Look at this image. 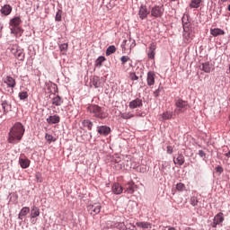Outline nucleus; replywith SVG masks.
<instances>
[{"mask_svg": "<svg viewBox=\"0 0 230 230\" xmlns=\"http://www.w3.org/2000/svg\"><path fill=\"white\" fill-rule=\"evenodd\" d=\"M2 87H4V84H2Z\"/></svg>", "mask_w": 230, "mask_h": 230, "instance_id": "obj_56", "label": "nucleus"}, {"mask_svg": "<svg viewBox=\"0 0 230 230\" xmlns=\"http://www.w3.org/2000/svg\"><path fill=\"white\" fill-rule=\"evenodd\" d=\"M59 49L60 51H67V43L61 44Z\"/></svg>", "mask_w": 230, "mask_h": 230, "instance_id": "obj_42", "label": "nucleus"}, {"mask_svg": "<svg viewBox=\"0 0 230 230\" xmlns=\"http://www.w3.org/2000/svg\"><path fill=\"white\" fill-rule=\"evenodd\" d=\"M128 60H130V58L128 56H122L120 58V62L122 66H125V64H127V62H128Z\"/></svg>", "mask_w": 230, "mask_h": 230, "instance_id": "obj_39", "label": "nucleus"}, {"mask_svg": "<svg viewBox=\"0 0 230 230\" xmlns=\"http://www.w3.org/2000/svg\"><path fill=\"white\" fill-rule=\"evenodd\" d=\"M120 118H122V119H130L131 118H134V114L131 112L121 113Z\"/></svg>", "mask_w": 230, "mask_h": 230, "instance_id": "obj_33", "label": "nucleus"}, {"mask_svg": "<svg viewBox=\"0 0 230 230\" xmlns=\"http://www.w3.org/2000/svg\"><path fill=\"white\" fill-rule=\"evenodd\" d=\"M185 230H195V229H193L191 227H186Z\"/></svg>", "mask_w": 230, "mask_h": 230, "instance_id": "obj_50", "label": "nucleus"}, {"mask_svg": "<svg viewBox=\"0 0 230 230\" xmlns=\"http://www.w3.org/2000/svg\"><path fill=\"white\" fill-rule=\"evenodd\" d=\"M28 213H30V208L28 207H23L19 215H18V218L19 220H22L23 217H26V215H28Z\"/></svg>", "mask_w": 230, "mask_h": 230, "instance_id": "obj_24", "label": "nucleus"}, {"mask_svg": "<svg viewBox=\"0 0 230 230\" xmlns=\"http://www.w3.org/2000/svg\"><path fill=\"white\" fill-rule=\"evenodd\" d=\"M92 85L95 87V89H98L99 87H102V83L100 82L99 76H93L92 79Z\"/></svg>", "mask_w": 230, "mask_h": 230, "instance_id": "obj_27", "label": "nucleus"}, {"mask_svg": "<svg viewBox=\"0 0 230 230\" xmlns=\"http://www.w3.org/2000/svg\"><path fill=\"white\" fill-rule=\"evenodd\" d=\"M190 205L195 207L199 204V199L195 196L191 197L190 199Z\"/></svg>", "mask_w": 230, "mask_h": 230, "instance_id": "obj_38", "label": "nucleus"}, {"mask_svg": "<svg viewBox=\"0 0 230 230\" xmlns=\"http://www.w3.org/2000/svg\"><path fill=\"white\" fill-rule=\"evenodd\" d=\"M87 211L93 217L98 215L102 211V204L101 203H93L87 206Z\"/></svg>", "mask_w": 230, "mask_h": 230, "instance_id": "obj_6", "label": "nucleus"}, {"mask_svg": "<svg viewBox=\"0 0 230 230\" xmlns=\"http://www.w3.org/2000/svg\"><path fill=\"white\" fill-rule=\"evenodd\" d=\"M175 106L177 107L179 113L184 112L185 111H188V109H190V104L188 103V102L182 99H176Z\"/></svg>", "mask_w": 230, "mask_h": 230, "instance_id": "obj_4", "label": "nucleus"}, {"mask_svg": "<svg viewBox=\"0 0 230 230\" xmlns=\"http://www.w3.org/2000/svg\"><path fill=\"white\" fill-rule=\"evenodd\" d=\"M150 13V11H148V9L146 8V5H141L139 12H138V15L140 17V19H146V17H148V14Z\"/></svg>", "mask_w": 230, "mask_h": 230, "instance_id": "obj_13", "label": "nucleus"}, {"mask_svg": "<svg viewBox=\"0 0 230 230\" xmlns=\"http://www.w3.org/2000/svg\"><path fill=\"white\" fill-rule=\"evenodd\" d=\"M115 168L116 170H122V168H125V165L123 164V162L116 160Z\"/></svg>", "mask_w": 230, "mask_h": 230, "instance_id": "obj_35", "label": "nucleus"}, {"mask_svg": "<svg viewBox=\"0 0 230 230\" xmlns=\"http://www.w3.org/2000/svg\"><path fill=\"white\" fill-rule=\"evenodd\" d=\"M176 190L177 191H184V190H186V185L182 182H179L176 184Z\"/></svg>", "mask_w": 230, "mask_h": 230, "instance_id": "obj_36", "label": "nucleus"}, {"mask_svg": "<svg viewBox=\"0 0 230 230\" xmlns=\"http://www.w3.org/2000/svg\"><path fill=\"white\" fill-rule=\"evenodd\" d=\"M172 112L165 111L163 114L160 115V121H166L167 119H172Z\"/></svg>", "mask_w": 230, "mask_h": 230, "instance_id": "obj_25", "label": "nucleus"}, {"mask_svg": "<svg viewBox=\"0 0 230 230\" xmlns=\"http://www.w3.org/2000/svg\"><path fill=\"white\" fill-rule=\"evenodd\" d=\"M169 1H171V3H173V2H175V1H177V0H169Z\"/></svg>", "mask_w": 230, "mask_h": 230, "instance_id": "obj_52", "label": "nucleus"}, {"mask_svg": "<svg viewBox=\"0 0 230 230\" xmlns=\"http://www.w3.org/2000/svg\"><path fill=\"white\" fill-rule=\"evenodd\" d=\"M82 125L83 127L88 128V130H93V121H91L90 119H84L82 121Z\"/></svg>", "mask_w": 230, "mask_h": 230, "instance_id": "obj_28", "label": "nucleus"}, {"mask_svg": "<svg viewBox=\"0 0 230 230\" xmlns=\"http://www.w3.org/2000/svg\"><path fill=\"white\" fill-rule=\"evenodd\" d=\"M128 107L129 109H137L139 107H143V100L137 98L129 102Z\"/></svg>", "mask_w": 230, "mask_h": 230, "instance_id": "obj_12", "label": "nucleus"}, {"mask_svg": "<svg viewBox=\"0 0 230 230\" xmlns=\"http://www.w3.org/2000/svg\"><path fill=\"white\" fill-rule=\"evenodd\" d=\"M147 85L149 87H152V85H155V73L154 72H148L147 77H146Z\"/></svg>", "mask_w": 230, "mask_h": 230, "instance_id": "obj_14", "label": "nucleus"}, {"mask_svg": "<svg viewBox=\"0 0 230 230\" xmlns=\"http://www.w3.org/2000/svg\"><path fill=\"white\" fill-rule=\"evenodd\" d=\"M199 157H206V153L203 150L199 151Z\"/></svg>", "mask_w": 230, "mask_h": 230, "instance_id": "obj_48", "label": "nucleus"}, {"mask_svg": "<svg viewBox=\"0 0 230 230\" xmlns=\"http://www.w3.org/2000/svg\"><path fill=\"white\" fill-rule=\"evenodd\" d=\"M216 172L217 173H222L224 172V168H222V166L218 165L217 167H216Z\"/></svg>", "mask_w": 230, "mask_h": 230, "instance_id": "obj_46", "label": "nucleus"}, {"mask_svg": "<svg viewBox=\"0 0 230 230\" xmlns=\"http://www.w3.org/2000/svg\"><path fill=\"white\" fill-rule=\"evenodd\" d=\"M224 222V213L219 212L214 217V220L212 223V227H217V226H220Z\"/></svg>", "mask_w": 230, "mask_h": 230, "instance_id": "obj_9", "label": "nucleus"}, {"mask_svg": "<svg viewBox=\"0 0 230 230\" xmlns=\"http://www.w3.org/2000/svg\"><path fill=\"white\" fill-rule=\"evenodd\" d=\"M113 53H116V46L111 45L106 49V56L110 57V55H112Z\"/></svg>", "mask_w": 230, "mask_h": 230, "instance_id": "obj_31", "label": "nucleus"}, {"mask_svg": "<svg viewBox=\"0 0 230 230\" xmlns=\"http://www.w3.org/2000/svg\"><path fill=\"white\" fill-rule=\"evenodd\" d=\"M157 49V43L152 42L149 44L147 57L150 60H154L155 58V50Z\"/></svg>", "mask_w": 230, "mask_h": 230, "instance_id": "obj_8", "label": "nucleus"}, {"mask_svg": "<svg viewBox=\"0 0 230 230\" xmlns=\"http://www.w3.org/2000/svg\"><path fill=\"white\" fill-rule=\"evenodd\" d=\"M11 53L13 55H14L15 58H17V60L22 61L25 58L24 49H22L12 48Z\"/></svg>", "mask_w": 230, "mask_h": 230, "instance_id": "obj_7", "label": "nucleus"}, {"mask_svg": "<svg viewBox=\"0 0 230 230\" xmlns=\"http://www.w3.org/2000/svg\"><path fill=\"white\" fill-rule=\"evenodd\" d=\"M105 60H107V59L105 58V57L101 56V57H99V58L96 59L95 64H96V66H102V64H103V62H105Z\"/></svg>", "mask_w": 230, "mask_h": 230, "instance_id": "obj_37", "label": "nucleus"}, {"mask_svg": "<svg viewBox=\"0 0 230 230\" xmlns=\"http://www.w3.org/2000/svg\"><path fill=\"white\" fill-rule=\"evenodd\" d=\"M47 122L50 125L60 123V117L58 115L49 116V118L47 119Z\"/></svg>", "mask_w": 230, "mask_h": 230, "instance_id": "obj_17", "label": "nucleus"}, {"mask_svg": "<svg viewBox=\"0 0 230 230\" xmlns=\"http://www.w3.org/2000/svg\"><path fill=\"white\" fill-rule=\"evenodd\" d=\"M210 34L213 37H218L219 35H226V31L222 29L215 28L210 30Z\"/></svg>", "mask_w": 230, "mask_h": 230, "instance_id": "obj_20", "label": "nucleus"}, {"mask_svg": "<svg viewBox=\"0 0 230 230\" xmlns=\"http://www.w3.org/2000/svg\"><path fill=\"white\" fill-rule=\"evenodd\" d=\"M45 139L49 144L50 143H55V141H57V138H55V137H53L52 135H49V134L45 135Z\"/></svg>", "mask_w": 230, "mask_h": 230, "instance_id": "obj_34", "label": "nucleus"}, {"mask_svg": "<svg viewBox=\"0 0 230 230\" xmlns=\"http://www.w3.org/2000/svg\"><path fill=\"white\" fill-rule=\"evenodd\" d=\"M202 0H191L190 4V8H199L200 6Z\"/></svg>", "mask_w": 230, "mask_h": 230, "instance_id": "obj_30", "label": "nucleus"}, {"mask_svg": "<svg viewBox=\"0 0 230 230\" xmlns=\"http://www.w3.org/2000/svg\"><path fill=\"white\" fill-rule=\"evenodd\" d=\"M9 105L10 104H9L8 101H6V100L2 101L1 106H2V109L4 111V114H6L8 112Z\"/></svg>", "mask_w": 230, "mask_h": 230, "instance_id": "obj_32", "label": "nucleus"}, {"mask_svg": "<svg viewBox=\"0 0 230 230\" xmlns=\"http://www.w3.org/2000/svg\"><path fill=\"white\" fill-rule=\"evenodd\" d=\"M20 100H26L28 98V92H22L19 93Z\"/></svg>", "mask_w": 230, "mask_h": 230, "instance_id": "obj_40", "label": "nucleus"}, {"mask_svg": "<svg viewBox=\"0 0 230 230\" xmlns=\"http://www.w3.org/2000/svg\"><path fill=\"white\" fill-rule=\"evenodd\" d=\"M12 33H13V29H11Z\"/></svg>", "mask_w": 230, "mask_h": 230, "instance_id": "obj_54", "label": "nucleus"}, {"mask_svg": "<svg viewBox=\"0 0 230 230\" xmlns=\"http://www.w3.org/2000/svg\"><path fill=\"white\" fill-rule=\"evenodd\" d=\"M161 93V86L158 87L156 91L154 92L155 98H157Z\"/></svg>", "mask_w": 230, "mask_h": 230, "instance_id": "obj_45", "label": "nucleus"}, {"mask_svg": "<svg viewBox=\"0 0 230 230\" xmlns=\"http://www.w3.org/2000/svg\"><path fill=\"white\" fill-rule=\"evenodd\" d=\"M136 188H137L136 183H134V181H131L125 184L124 190L126 193H129L130 195H132L134 191H136Z\"/></svg>", "mask_w": 230, "mask_h": 230, "instance_id": "obj_10", "label": "nucleus"}, {"mask_svg": "<svg viewBox=\"0 0 230 230\" xmlns=\"http://www.w3.org/2000/svg\"><path fill=\"white\" fill-rule=\"evenodd\" d=\"M225 155H226V157H230V151L228 153H226Z\"/></svg>", "mask_w": 230, "mask_h": 230, "instance_id": "obj_49", "label": "nucleus"}, {"mask_svg": "<svg viewBox=\"0 0 230 230\" xmlns=\"http://www.w3.org/2000/svg\"><path fill=\"white\" fill-rule=\"evenodd\" d=\"M20 24H21V17L19 16L14 17L10 21V26H13V28H19Z\"/></svg>", "mask_w": 230, "mask_h": 230, "instance_id": "obj_23", "label": "nucleus"}, {"mask_svg": "<svg viewBox=\"0 0 230 230\" xmlns=\"http://www.w3.org/2000/svg\"><path fill=\"white\" fill-rule=\"evenodd\" d=\"M37 182H42V175L40 173H36L35 175Z\"/></svg>", "mask_w": 230, "mask_h": 230, "instance_id": "obj_44", "label": "nucleus"}, {"mask_svg": "<svg viewBox=\"0 0 230 230\" xmlns=\"http://www.w3.org/2000/svg\"><path fill=\"white\" fill-rule=\"evenodd\" d=\"M12 10L13 8L11 7L10 4H5L2 6L0 12L3 15H10V13H12Z\"/></svg>", "mask_w": 230, "mask_h": 230, "instance_id": "obj_19", "label": "nucleus"}, {"mask_svg": "<svg viewBox=\"0 0 230 230\" xmlns=\"http://www.w3.org/2000/svg\"><path fill=\"white\" fill-rule=\"evenodd\" d=\"M129 78H130V80H139V77L137 76V75H136V73H131L130 75H129Z\"/></svg>", "mask_w": 230, "mask_h": 230, "instance_id": "obj_43", "label": "nucleus"}, {"mask_svg": "<svg viewBox=\"0 0 230 230\" xmlns=\"http://www.w3.org/2000/svg\"><path fill=\"white\" fill-rule=\"evenodd\" d=\"M221 3H227V0H220Z\"/></svg>", "mask_w": 230, "mask_h": 230, "instance_id": "obj_51", "label": "nucleus"}, {"mask_svg": "<svg viewBox=\"0 0 230 230\" xmlns=\"http://www.w3.org/2000/svg\"><path fill=\"white\" fill-rule=\"evenodd\" d=\"M97 132L101 136H109L111 134V128L109 126L97 127Z\"/></svg>", "mask_w": 230, "mask_h": 230, "instance_id": "obj_11", "label": "nucleus"}, {"mask_svg": "<svg viewBox=\"0 0 230 230\" xmlns=\"http://www.w3.org/2000/svg\"><path fill=\"white\" fill-rule=\"evenodd\" d=\"M112 191L115 195H121L123 193V187L119 183H114L112 185Z\"/></svg>", "mask_w": 230, "mask_h": 230, "instance_id": "obj_15", "label": "nucleus"}, {"mask_svg": "<svg viewBox=\"0 0 230 230\" xmlns=\"http://www.w3.org/2000/svg\"><path fill=\"white\" fill-rule=\"evenodd\" d=\"M213 69V65H211L209 62H206L202 64L201 70L204 71V73H209Z\"/></svg>", "mask_w": 230, "mask_h": 230, "instance_id": "obj_26", "label": "nucleus"}, {"mask_svg": "<svg viewBox=\"0 0 230 230\" xmlns=\"http://www.w3.org/2000/svg\"><path fill=\"white\" fill-rule=\"evenodd\" d=\"M87 111L93 118H99V119H105L109 116V113L105 112L102 107L96 104L88 106Z\"/></svg>", "mask_w": 230, "mask_h": 230, "instance_id": "obj_2", "label": "nucleus"}, {"mask_svg": "<svg viewBox=\"0 0 230 230\" xmlns=\"http://www.w3.org/2000/svg\"><path fill=\"white\" fill-rule=\"evenodd\" d=\"M136 226L137 227H141L142 229H149V227H152L147 222H137Z\"/></svg>", "mask_w": 230, "mask_h": 230, "instance_id": "obj_29", "label": "nucleus"}, {"mask_svg": "<svg viewBox=\"0 0 230 230\" xmlns=\"http://www.w3.org/2000/svg\"><path fill=\"white\" fill-rule=\"evenodd\" d=\"M56 21L60 22L62 21V11L58 10L56 13Z\"/></svg>", "mask_w": 230, "mask_h": 230, "instance_id": "obj_41", "label": "nucleus"}, {"mask_svg": "<svg viewBox=\"0 0 230 230\" xmlns=\"http://www.w3.org/2000/svg\"><path fill=\"white\" fill-rule=\"evenodd\" d=\"M24 132L25 129L24 126H22V123H14L9 131L8 143H15V141H21L24 136Z\"/></svg>", "mask_w": 230, "mask_h": 230, "instance_id": "obj_1", "label": "nucleus"}, {"mask_svg": "<svg viewBox=\"0 0 230 230\" xmlns=\"http://www.w3.org/2000/svg\"><path fill=\"white\" fill-rule=\"evenodd\" d=\"M173 153V147L172 146H167V154H172Z\"/></svg>", "mask_w": 230, "mask_h": 230, "instance_id": "obj_47", "label": "nucleus"}, {"mask_svg": "<svg viewBox=\"0 0 230 230\" xmlns=\"http://www.w3.org/2000/svg\"><path fill=\"white\" fill-rule=\"evenodd\" d=\"M4 84H5L7 86L4 88L5 93H8L9 94H13V87L17 85V82H15V79L13 77L7 75L4 79Z\"/></svg>", "mask_w": 230, "mask_h": 230, "instance_id": "obj_3", "label": "nucleus"}, {"mask_svg": "<svg viewBox=\"0 0 230 230\" xmlns=\"http://www.w3.org/2000/svg\"><path fill=\"white\" fill-rule=\"evenodd\" d=\"M51 102L52 105H54L55 107H60V105L64 103V99H62V97H60L59 95H57L52 99Z\"/></svg>", "mask_w": 230, "mask_h": 230, "instance_id": "obj_16", "label": "nucleus"}, {"mask_svg": "<svg viewBox=\"0 0 230 230\" xmlns=\"http://www.w3.org/2000/svg\"><path fill=\"white\" fill-rule=\"evenodd\" d=\"M228 12H230V4L228 5Z\"/></svg>", "mask_w": 230, "mask_h": 230, "instance_id": "obj_53", "label": "nucleus"}, {"mask_svg": "<svg viewBox=\"0 0 230 230\" xmlns=\"http://www.w3.org/2000/svg\"><path fill=\"white\" fill-rule=\"evenodd\" d=\"M30 163H31L30 160L27 158L19 159V164L23 169L30 168Z\"/></svg>", "mask_w": 230, "mask_h": 230, "instance_id": "obj_22", "label": "nucleus"}, {"mask_svg": "<svg viewBox=\"0 0 230 230\" xmlns=\"http://www.w3.org/2000/svg\"><path fill=\"white\" fill-rule=\"evenodd\" d=\"M123 42H124V43H127V40H123Z\"/></svg>", "mask_w": 230, "mask_h": 230, "instance_id": "obj_55", "label": "nucleus"}, {"mask_svg": "<svg viewBox=\"0 0 230 230\" xmlns=\"http://www.w3.org/2000/svg\"><path fill=\"white\" fill-rule=\"evenodd\" d=\"M164 14V5H155L151 8V17H155V19L161 17Z\"/></svg>", "mask_w": 230, "mask_h": 230, "instance_id": "obj_5", "label": "nucleus"}, {"mask_svg": "<svg viewBox=\"0 0 230 230\" xmlns=\"http://www.w3.org/2000/svg\"><path fill=\"white\" fill-rule=\"evenodd\" d=\"M40 216V209L36 206H33L31 210V218H37Z\"/></svg>", "mask_w": 230, "mask_h": 230, "instance_id": "obj_21", "label": "nucleus"}, {"mask_svg": "<svg viewBox=\"0 0 230 230\" xmlns=\"http://www.w3.org/2000/svg\"><path fill=\"white\" fill-rule=\"evenodd\" d=\"M173 163L174 164H178V166H182L185 163L184 155L182 154H178L176 159H173Z\"/></svg>", "mask_w": 230, "mask_h": 230, "instance_id": "obj_18", "label": "nucleus"}]
</instances>
